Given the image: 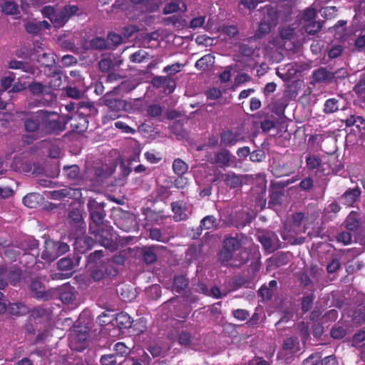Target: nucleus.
I'll return each mask as SVG.
<instances>
[{
  "mask_svg": "<svg viewBox=\"0 0 365 365\" xmlns=\"http://www.w3.org/2000/svg\"><path fill=\"white\" fill-rule=\"evenodd\" d=\"M28 89L34 96H39L43 95L42 99L40 100V104L42 106H51L56 100V97L53 92L48 90L47 84L33 81L29 84Z\"/></svg>",
  "mask_w": 365,
  "mask_h": 365,
  "instance_id": "423d86ee",
  "label": "nucleus"
},
{
  "mask_svg": "<svg viewBox=\"0 0 365 365\" xmlns=\"http://www.w3.org/2000/svg\"><path fill=\"white\" fill-rule=\"evenodd\" d=\"M256 48L257 47L252 45L250 42L248 43H243L239 46V52L243 56L250 57L254 55Z\"/></svg>",
  "mask_w": 365,
  "mask_h": 365,
  "instance_id": "09e8293b",
  "label": "nucleus"
},
{
  "mask_svg": "<svg viewBox=\"0 0 365 365\" xmlns=\"http://www.w3.org/2000/svg\"><path fill=\"white\" fill-rule=\"evenodd\" d=\"M223 180L225 185L230 188H237L242 183V175H236L234 173L225 174Z\"/></svg>",
  "mask_w": 365,
  "mask_h": 365,
  "instance_id": "cd10ccee",
  "label": "nucleus"
},
{
  "mask_svg": "<svg viewBox=\"0 0 365 365\" xmlns=\"http://www.w3.org/2000/svg\"><path fill=\"white\" fill-rule=\"evenodd\" d=\"M68 221L70 227L76 231L83 232L86 223L83 221V213L80 209H72L68 212Z\"/></svg>",
  "mask_w": 365,
  "mask_h": 365,
  "instance_id": "6ab92c4d",
  "label": "nucleus"
},
{
  "mask_svg": "<svg viewBox=\"0 0 365 365\" xmlns=\"http://www.w3.org/2000/svg\"><path fill=\"white\" fill-rule=\"evenodd\" d=\"M99 68L102 72H108L115 67L113 59L110 56L104 57L98 62Z\"/></svg>",
  "mask_w": 365,
  "mask_h": 365,
  "instance_id": "a18cd8bd",
  "label": "nucleus"
},
{
  "mask_svg": "<svg viewBox=\"0 0 365 365\" xmlns=\"http://www.w3.org/2000/svg\"><path fill=\"white\" fill-rule=\"evenodd\" d=\"M146 113L150 118H157L162 115L163 109L159 104H152L148 106Z\"/></svg>",
  "mask_w": 365,
  "mask_h": 365,
  "instance_id": "6e6d98bb",
  "label": "nucleus"
},
{
  "mask_svg": "<svg viewBox=\"0 0 365 365\" xmlns=\"http://www.w3.org/2000/svg\"><path fill=\"white\" fill-rule=\"evenodd\" d=\"M305 161L307 168L310 171L319 169L322 165L321 158L314 154L309 153L306 156Z\"/></svg>",
  "mask_w": 365,
  "mask_h": 365,
  "instance_id": "7c9ffc66",
  "label": "nucleus"
},
{
  "mask_svg": "<svg viewBox=\"0 0 365 365\" xmlns=\"http://www.w3.org/2000/svg\"><path fill=\"white\" fill-rule=\"evenodd\" d=\"M91 46L96 50L102 51L107 48V43L103 38L96 37L91 41Z\"/></svg>",
  "mask_w": 365,
  "mask_h": 365,
  "instance_id": "680f3d73",
  "label": "nucleus"
},
{
  "mask_svg": "<svg viewBox=\"0 0 365 365\" xmlns=\"http://www.w3.org/2000/svg\"><path fill=\"white\" fill-rule=\"evenodd\" d=\"M152 84L157 88H164L167 93H172L176 87V83L174 79L168 76H157L152 79Z\"/></svg>",
  "mask_w": 365,
  "mask_h": 365,
  "instance_id": "aec40b11",
  "label": "nucleus"
},
{
  "mask_svg": "<svg viewBox=\"0 0 365 365\" xmlns=\"http://www.w3.org/2000/svg\"><path fill=\"white\" fill-rule=\"evenodd\" d=\"M220 145L224 147H232L238 143L245 140V137L237 129L227 128L220 134Z\"/></svg>",
  "mask_w": 365,
  "mask_h": 365,
  "instance_id": "f8f14e48",
  "label": "nucleus"
},
{
  "mask_svg": "<svg viewBox=\"0 0 365 365\" xmlns=\"http://www.w3.org/2000/svg\"><path fill=\"white\" fill-rule=\"evenodd\" d=\"M314 299H315V297H314V294H307L302 297V303H301V306H302L301 309L304 314L307 313V312H309L311 309V308L314 304Z\"/></svg>",
  "mask_w": 365,
  "mask_h": 365,
  "instance_id": "c03bdc74",
  "label": "nucleus"
},
{
  "mask_svg": "<svg viewBox=\"0 0 365 365\" xmlns=\"http://www.w3.org/2000/svg\"><path fill=\"white\" fill-rule=\"evenodd\" d=\"M42 132L58 135L66 130L65 115L58 116L54 112L42 110Z\"/></svg>",
  "mask_w": 365,
  "mask_h": 365,
  "instance_id": "f03ea898",
  "label": "nucleus"
},
{
  "mask_svg": "<svg viewBox=\"0 0 365 365\" xmlns=\"http://www.w3.org/2000/svg\"><path fill=\"white\" fill-rule=\"evenodd\" d=\"M96 240L105 248L114 251L118 247V235L113 227L106 225L98 230L96 235Z\"/></svg>",
  "mask_w": 365,
  "mask_h": 365,
  "instance_id": "39448f33",
  "label": "nucleus"
},
{
  "mask_svg": "<svg viewBox=\"0 0 365 365\" xmlns=\"http://www.w3.org/2000/svg\"><path fill=\"white\" fill-rule=\"evenodd\" d=\"M141 254L143 261L147 264H153L157 260L158 257L154 247H143Z\"/></svg>",
  "mask_w": 365,
  "mask_h": 365,
  "instance_id": "c756f323",
  "label": "nucleus"
},
{
  "mask_svg": "<svg viewBox=\"0 0 365 365\" xmlns=\"http://www.w3.org/2000/svg\"><path fill=\"white\" fill-rule=\"evenodd\" d=\"M34 58L38 63H40L41 66L45 67H48L50 64L53 61L51 54L45 52L37 54Z\"/></svg>",
  "mask_w": 365,
  "mask_h": 365,
  "instance_id": "8fccbe9b",
  "label": "nucleus"
},
{
  "mask_svg": "<svg viewBox=\"0 0 365 365\" xmlns=\"http://www.w3.org/2000/svg\"><path fill=\"white\" fill-rule=\"evenodd\" d=\"M352 320L354 323L361 324L365 322V309H357L354 312Z\"/></svg>",
  "mask_w": 365,
  "mask_h": 365,
  "instance_id": "69168bd1",
  "label": "nucleus"
},
{
  "mask_svg": "<svg viewBox=\"0 0 365 365\" xmlns=\"http://www.w3.org/2000/svg\"><path fill=\"white\" fill-rule=\"evenodd\" d=\"M267 16L264 17L259 23L258 27V31L261 34H268L271 30V27L275 26L278 20V13L276 9L269 7L267 9Z\"/></svg>",
  "mask_w": 365,
  "mask_h": 365,
  "instance_id": "f3484780",
  "label": "nucleus"
},
{
  "mask_svg": "<svg viewBox=\"0 0 365 365\" xmlns=\"http://www.w3.org/2000/svg\"><path fill=\"white\" fill-rule=\"evenodd\" d=\"M115 324L120 329L131 328L133 320L131 317L125 312L116 314L115 317Z\"/></svg>",
  "mask_w": 365,
  "mask_h": 365,
  "instance_id": "5701e85b",
  "label": "nucleus"
},
{
  "mask_svg": "<svg viewBox=\"0 0 365 365\" xmlns=\"http://www.w3.org/2000/svg\"><path fill=\"white\" fill-rule=\"evenodd\" d=\"M332 71L328 70L327 67H320L314 69L311 75V84L329 85L332 83Z\"/></svg>",
  "mask_w": 365,
  "mask_h": 365,
  "instance_id": "dca6fc26",
  "label": "nucleus"
},
{
  "mask_svg": "<svg viewBox=\"0 0 365 365\" xmlns=\"http://www.w3.org/2000/svg\"><path fill=\"white\" fill-rule=\"evenodd\" d=\"M148 53L144 50H138L129 56V60L132 63H140L148 59Z\"/></svg>",
  "mask_w": 365,
  "mask_h": 365,
  "instance_id": "37998d69",
  "label": "nucleus"
},
{
  "mask_svg": "<svg viewBox=\"0 0 365 365\" xmlns=\"http://www.w3.org/2000/svg\"><path fill=\"white\" fill-rule=\"evenodd\" d=\"M8 312L11 315L20 317L29 312V308L22 302L11 303L8 307Z\"/></svg>",
  "mask_w": 365,
  "mask_h": 365,
  "instance_id": "b1692460",
  "label": "nucleus"
},
{
  "mask_svg": "<svg viewBox=\"0 0 365 365\" xmlns=\"http://www.w3.org/2000/svg\"><path fill=\"white\" fill-rule=\"evenodd\" d=\"M243 234L236 233L235 236L225 237L222 242V248L218 253V259L221 263L228 262L233 258L234 253L242 247Z\"/></svg>",
  "mask_w": 365,
  "mask_h": 365,
  "instance_id": "7ed1b4c3",
  "label": "nucleus"
},
{
  "mask_svg": "<svg viewBox=\"0 0 365 365\" xmlns=\"http://www.w3.org/2000/svg\"><path fill=\"white\" fill-rule=\"evenodd\" d=\"M79 9L76 5H66L61 10H56L51 17V22L56 28L63 27L68 20L77 14Z\"/></svg>",
  "mask_w": 365,
  "mask_h": 365,
  "instance_id": "0eeeda50",
  "label": "nucleus"
},
{
  "mask_svg": "<svg viewBox=\"0 0 365 365\" xmlns=\"http://www.w3.org/2000/svg\"><path fill=\"white\" fill-rule=\"evenodd\" d=\"M118 270L109 262H103L101 267H92L91 276L95 281L103 279L106 275H116Z\"/></svg>",
  "mask_w": 365,
  "mask_h": 365,
  "instance_id": "a211bd4d",
  "label": "nucleus"
},
{
  "mask_svg": "<svg viewBox=\"0 0 365 365\" xmlns=\"http://www.w3.org/2000/svg\"><path fill=\"white\" fill-rule=\"evenodd\" d=\"M143 6L146 11L153 13L158 11L160 3L158 0H144Z\"/></svg>",
  "mask_w": 365,
  "mask_h": 365,
  "instance_id": "4d7b16f0",
  "label": "nucleus"
},
{
  "mask_svg": "<svg viewBox=\"0 0 365 365\" xmlns=\"http://www.w3.org/2000/svg\"><path fill=\"white\" fill-rule=\"evenodd\" d=\"M287 105L286 98L282 97L272 103V111L279 116L283 115Z\"/></svg>",
  "mask_w": 365,
  "mask_h": 365,
  "instance_id": "f704fd0d",
  "label": "nucleus"
},
{
  "mask_svg": "<svg viewBox=\"0 0 365 365\" xmlns=\"http://www.w3.org/2000/svg\"><path fill=\"white\" fill-rule=\"evenodd\" d=\"M68 250L69 245L67 243L48 239L44 242V250L41 257L46 262H51Z\"/></svg>",
  "mask_w": 365,
  "mask_h": 365,
  "instance_id": "20e7f679",
  "label": "nucleus"
},
{
  "mask_svg": "<svg viewBox=\"0 0 365 365\" xmlns=\"http://www.w3.org/2000/svg\"><path fill=\"white\" fill-rule=\"evenodd\" d=\"M64 175L71 180H77L80 176V168L77 165H65L63 167Z\"/></svg>",
  "mask_w": 365,
  "mask_h": 365,
  "instance_id": "c9c22d12",
  "label": "nucleus"
},
{
  "mask_svg": "<svg viewBox=\"0 0 365 365\" xmlns=\"http://www.w3.org/2000/svg\"><path fill=\"white\" fill-rule=\"evenodd\" d=\"M192 336L190 332L187 331H181L178 337V342L183 346H189L192 341Z\"/></svg>",
  "mask_w": 365,
  "mask_h": 365,
  "instance_id": "de8ad7c7",
  "label": "nucleus"
},
{
  "mask_svg": "<svg viewBox=\"0 0 365 365\" xmlns=\"http://www.w3.org/2000/svg\"><path fill=\"white\" fill-rule=\"evenodd\" d=\"M40 195L37 193H29L23 197V203L29 208H35L38 205Z\"/></svg>",
  "mask_w": 365,
  "mask_h": 365,
  "instance_id": "4c0bfd02",
  "label": "nucleus"
},
{
  "mask_svg": "<svg viewBox=\"0 0 365 365\" xmlns=\"http://www.w3.org/2000/svg\"><path fill=\"white\" fill-rule=\"evenodd\" d=\"M100 362L101 365H115L117 364L115 354H104L101 357Z\"/></svg>",
  "mask_w": 365,
  "mask_h": 365,
  "instance_id": "338daca9",
  "label": "nucleus"
},
{
  "mask_svg": "<svg viewBox=\"0 0 365 365\" xmlns=\"http://www.w3.org/2000/svg\"><path fill=\"white\" fill-rule=\"evenodd\" d=\"M103 250H96L95 252L91 253L88 257V263L91 264H102L103 262L102 261V257L104 256Z\"/></svg>",
  "mask_w": 365,
  "mask_h": 365,
  "instance_id": "e2e57ef3",
  "label": "nucleus"
},
{
  "mask_svg": "<svg viewBox=\"0 0 365 365\" xmlns=\"http://www.w3.org/2000/svg\"><path fill=\"white\" fill-rule=\"evenodd\" d=\"M108 112L106 118L109 120H115L121 116L125 110L126 103L122 99H110L106 101Z\"/></svg>",
  "mask_w": 365,
  "mask_h": 365,
  "instance_id": "2eb2a0df",
  "label": "nucleus"
},
{
  "mask_svg": "<svg viewBox=\"0 0 365 365\" xmlns=\"http://www.w3.org/2000/svg\"><path fill=\"white\" fill-rule=\"evenodd\" d=\"M96 109L90 102L80 101L78 103V110L71 115H65L66 125L70 123L72 130L82 133L88 129V116L96 113Z\"/></svg>",
  "mask_w": 365,
  "mask_h": 365,
  "instance_id": "f257e3e1",
  "label": "nucleus"
},
{
  "mask_svg": "<svg viewBox=\"0 0 365 365\" xmlns=\"http://www.w3.org/2000/svg\"><path fill=\"white\" fill-rule=\"evenodd\" d=\"M299 345V341L297 336H291L284 340L282 344V349L286 351H299L297 349Z\"/></svg>",
  "mask_w": 365,
  "mask_h": 365,
  "instance_id": "473e14b6",
  "label": "nucleus"
},
{
  "mask_svg": "<svg viewBox=\"0 0 365 365\" xmlns=\"http://www.w3.org/2000/svg\"><path fill=\"white\" fill-rule=\"evenodd\" d=\"M322 354L320 352H314L303 360V365H317L321 362Z\"/></svg>",
  "mask_w": 365,
  "mask_h": 365,
  "instance_id": "13d9d810",
  "label": "nucleus"
},
{
  "mask_svg": "<svg viewBox=\"0 0 365 365\" xmlns=\"http://www.w3.org/2000/svg\"><path fill=\"white\" fill-rule=\"evenodd\" d=\"M189 284V280L187 278L182 275L177 276L173 280V289L180 294L186 289Z\"/></svg>",
  "mask_w": 365,
  "mask_h": 365,
  "instance_id": "2f4dec72",
  "label": "nucleus"
},
{
  "mask_svg": "<svg viewBox=\"0 0 365 365\" xmlns=\"http://www.w3.org/2000/svg\"><path fill=\"white\" fill-rule=\"evenodd\" d=\"M30 289L38 299H48V294L45 291L43 284L38 279H33L30 284Z\"/></svg>",
  "mask_w": 365,
  "mask_h": 365,
  "instance_id": "4be33fe9",
  "label": "nucleus"
},
{
  "mask_svg": "<svg viewBox=\"0 0 365 365\" xmlns=\"http://www.w3.org/2000/svg\"><path fill=\"white\" fill-rule=\"evenodd\" d=\"M1 11L7 15L19 14L18 4L14 1H6L1 6Z\"/></svg>",
  "mask_w": 365,
  "mask_h": 365,
  "instance_id": "ea45409f",
  "label": "nucleus"
},
{
  "mask_svg": "<svg viewBox=\"0 0 365 365\" xmlns=\"http://www.w3.org/2000/svg\"><path fill=\"white\" fill-rule=\"evenodd\" d=\"M258 240L264 249L269 253L274 252L281 247V242L276 233L267 232L259 236Z\"/></svg>",
  "mask_w": 365,
  "mask_h": 365,
  "instance_id": "4468645a",
  "label": "nucleus"
},
{
  "mask_svg": "<svg viewBox=\"0 0 365 365\" xmlns=\"http://www.w3.org/2000/svg\"><path fill=\"white\" fill-rule=\"evenodd\" d=\"M346 228L349 231H356L360 227L359 214L351 211L345 220Z\"/></svg>",
  "mask_w": 365,
  "mask_h": 365,
  "instance_id": "bb28decb",
  "label": "nucleus"
},
{
  "mask_svg": "<svg viewBox=\"0 0 365 365\" xmlns=\"http://www.w3.org/2000/svg\"><path fill=\"white\" fill-rule=\"evenodd\" d=\"M131 328H133L135 334L139 335L145 331L147 329L146 322L143 319L133 321Z\"/></svg>",
  "mask_w": 365,
  "mask_h": 365,
  "instance_id": "5fc2aeb1",
  "label": "nucleus"
},
{
  "mask_svg": "<svg viewBox=\"0 0 365 365\" xmlns=\"http://www.w3.org/2000/svg\"><path fill=\"white\" fill-rule=\"evenodd\" d=\"M332 75L334 76L331 78L332 83H336L339 80H343L348 77L349 72L346 68H340L335 71H332Z\"/></svg>",
  "mask_w": 365,
  "mask_h": 365,
  "instance_id": "bf43d9fd",
  "label": "nucleus"
},
{
  "mask_svg": "<svg viewBox=\"0 0 365 365\" xmlns=\"http://www.w3.org/2000/svg\"><path fill=\"white\" fill-rule=\"evenodd\" d=\"M90 337L88 327H81L75 329L73 334L70 336V346L71 349L82 351L87 346V341Z\"/></svg>",
  "mask_w": 365,
  "mask_h": 365,
  "instance_id": "9b49d317",
  "label": "nucleus"
},
{
  "mask_svg": "<svg viewBox=\"0 0 365 365\" xmlns=\"http://www.w3.org/2000/svg\"><path fill=\"white\" fill-rule=\"evenodd\" d=\"M273 264L277 267H281L288 263V256L284 252H278L272 257Z\"/></svg>",
  "mask_w": 365,
  "mask_h": 365,
  "instance_id": "864d4df0",
  "label": "nucleus"
},
{
  "mask_svg": "<svg viewBox=\"0 0 365 365\" xmlns=\"http://www.w3.org/2000/svg\"><path fill=\"white\" fill-rule=\"evenodd\" d=\"M361 190L359 187L348 189L342 195L345 204L348 206H352L359 198Z\"/></svg>",
  "mask_w": 365,
  "mask_h": 365,
  "instance_id": "a878e982",
  "label": "nucleus"
},
{
  "mask_svg": "<svg viewBox=\"0 0 365 365\" xmlns=\"http://www.w3.org/2000/svg\"><path fill=\"white\" fill-rule=\"evenodd\" d=\"M222 34H226L230 38H233L239 33L238 29L235 25H223L221 26Z\"/></svg>",
  "mask_w": 365,
  "mask_h": 365,
  "instance_id": "0e129e2a",
  "label": "nucleus"
},
{
  "mask_svg": "<svg viewBox=\"0 0 365 365\" xmlns=\"http://www.w3.org/2000/svg\"><path fill=\"white\" fill-rule=\"evenodd\" d=\"M62 75L63 73L59 70H55L52 72L50 81L48 82V84H47L48 86V90H56L60 88L62 84Z\"/></svg>",
  "mask_w": 365,
  "mask_h": 365,
  "instance_id": "72a5a7b5",
  "label": "nucleus"
},
{
  "mask_svg": "<svg viewBox=\"0 0 365 365\" xmlns=\"http://www.w3.org/2000/svg\"><path fill=\"white\" fill-rule=\"evenodd\" d=\"M298 187L302 191L309 192L314 187V180L311 177H307L301 180Z\"/></svg>",
  "mask_w": 365,
  "mask_h": 365,
  "instance_id": "052dcab7",
  "label": "nucleus"
},
{
  "mask_svg": "<svg viewBox=\"0 0 365 365\" xmlns=\"http://www.w3.org/2000/svg\"><path fill=\"white\" fill-rule=\"evenodd\" d=\"M339 99L336 98H329L325 101L324 113L326 114L333 113L339 110Z\"/></svg>",
  "mask_w": 365,
  "mask_h": 365,
  "instance_id": "58836bf2",
  "label": "nucleus"
},
{
  "mask_svg": "<svg viewBox=\"0 0 365 365\" xmlns=\"http://www.w3.org/2000/svg\"><path fill=\"white\" fill-rule=\"evenodd\" d=\"M42 110L35 113H26V117L24 120V128L29 133H41L42 132Z\"/></svg>",
  "mask_w": 365,
  "mask_h": 365,
  "instance_id": "9d476101",
  "label": "nucleus"
},
{
  "mask_svg": "<svg viewBox=\"0 0 365 365\" xmlns=\"http://www.w3.org/2000/svg\"><path fill=\"white\" fill-rule=\"evenodd\" d=\"M188 168V165L180 158L175 159L173 163V170L177 175H183Z\"/></svg>",
  "mask_w": 365,
  "mask_h": 365,
  "instance_id": "e433bc0d",
  "label": "nucleus"
},
{
  "mask_svg": "<svg viewBox=\"0 0 365 365\" xmlns=\"http://www.w3.org/2000/svg\"><path fill=\"white\" fill-rule=\"evenodd\" d=\"M304 27L305 31L307 34L310 35H314L321 30L322 27V23L320 21H317L314 19L313 21L306 23Z\"/></svg>",
  "mask_w": 365,
  "mask_h": 365,
  "instance_id": "79ce46f5",
  "label": "nucleus"
},
{
  "mask_svg": "<svg viewBox=\"0 0 365 365\" xmlns=\"http://www.w3.org/2000/svg\"><path fill=\"white\" fill-rule=\"evenodd\" d=\"M171 210L174 213L173 220L175 222L184 221L188 219L187 211V203L183 200L173 202L170 205Z\"/></svg>",
  "mask_w": 365,
  "mask_h": 365,
  "instance_id": "412c9836",
  "label": "nucleus"
},
{
  "mask_svg": "<svg viewBox=\"0 0 365 365\" xmlns=\"http://www.w3.org/2000/svg\"><path fill=\"white\" fill-rule=\"evenodd\" d=\"M114 354L115 356H125L130 353V348H128L123 342H118L113 347Z\"/></svg>",
  "mask_w": 365,
  "mask_h": 365,
  "instance_id": "603ef678",
  "label": "nucleus"
},
{
  "mask_svg": "<svg viewBox=\"0 0 365 365\" xmlns=\"http://www.w3.org/2000/svg\"><path fill=\"white\" fill-rule=\"evenodd\" d=\"M21 270L20 268L12 267L6 268L0 266V290L4 289L7 286V281L14 286L20 282L21 279Z\"/></svg>",
  "mask_w": 365,
  "mask_h": 365,
  "instance_id": "1a4fd4ad",
  "label": "nucleus"
},
{
  "mask_svg": "<svg viewBox=\"0 0 365 365\" xmlns=\"http://www.w3.org/2000/svg\"><path fill=\"white\" fill-rule=\"evenodd\" d=\"M249 259L250 252L246 250H241L234 258V264L232 266L239 267L242 264L247 263Z\"/></svg>",
  "mask_w": 365,
  "mask_h": 365,
  "instance_id": "a19ab883",
  "label": "nucleus"
},
{
  "mask_svg": "<svg viewBox=\"0 0 365 365\" xmlns=\"http://www.w3.org/2000/svg\"><path fill=\"white\" fill-rule=\"evenodd\" d=\"M230 152L224 149L215 155V163L221 168H226L230 166Z\"/></svg>",
  "mask_w": 365,
  "mask_h": 365,
  "instance_id": "393cba45",
  "label": "nucleus"
},
{
  "mask_svg": "<svg viewBox=\"0 0 365 365\" xmlns=\"http://www.w3.org/2000/svg\"><path fill=\"white\" fill-rule=\"evenodd\" d=\"M215 63V57L212 54H207L198 59L195 63L197 69L205 71L211 68Z\"/></svg>",
  "mask_w": 365,
  "mask_h": 365,
  "instance_id": "c85d7f7f",
  "label": "nucleus"
},
{
  "mask_svg": "<svg viewBox=\"0 0 365 365\" xmlns=\"http://www.w3.org/2000/svg\"><path fill=\"white\" fill-rule=\"evenodd\" d=\"M285 182H271L269 185V207L280 205L284 195V188L288 185Z\"/></svg>",
  "mask_w": 365,
  "mask_h": 365,
  "instance_id": "ddd939ff",
  "label": "nucleus"
},
{
  "mask_svg": "<svg viewBox=\"0 0 365 365\" xmlns=\"http://www.w3.org/2000/svg\"><path fill=\"white\" fill-rule=\"evenodd\" d=\"M58 268L61 271H69L74 267V262L70 257H63L58 263Z\"/></svg>",
  "mask_w": 365,
  "mask_h": 365,
  "instance_id": "3c124183",
  "label": "nucleus"
},
{
  "mask_svg": "<svg viewBox=\"0 0 365 365\" xmlns=\"http://www.w3.org/2000/svg\"><path fill=\"white\" fill-rule=\"evenodd\" d=\"M87 207L92 223L96 227L103 225L106 215L104 210L105 203L98 202L94 199H90L88 202Z\"/></svg>",
  "mask_w": 365,
  "mask_h": 365,
  "instance_id": "6e6552de",
  "label": "nucleus"
},
{
  "mask_svg": "<svg viewBox=\"0 0 365 365\" xmlns=\"http://www.w3.org/2000/svg\"><path fill=\"white\" fill-rule=\"evenodd\" d=\"M353 91L357 95L365 92V75L360 77L359 80L354 86Z\"/></svg>",
  "mask_w": 365,
  "mask_h": 365,
  "instance_id": "774afa93",
  "label": "nucleus"
},
{
  "mask_svg": "<svg viewBox=\"0 0 365 365\" xmlns=\"http://www.w3.org/2000/svg\"><path fill=\"white\" fill-rule=\"evenodd\" d=\"M200 227L202 230H210L217 226V219L213 215H207L200 221Z\"/></svg>",
  "mask_w": 365,
  "mask_h": 365,
  "instance_id": "49530a36",
  "label": "nucleus"
}]
</instances>
